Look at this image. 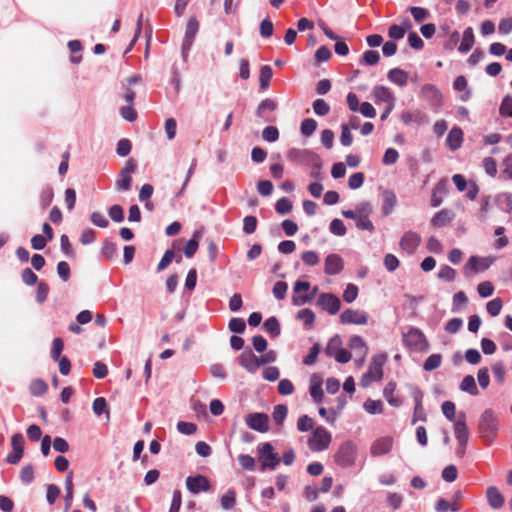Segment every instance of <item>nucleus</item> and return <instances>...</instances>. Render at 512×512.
<instances>
[{"mask_svg": "<svg viewBox=\"0 0 512 512\" xmlns=\"http://www.w3.org/2000/svg\"><path fill=\"white\" fill-rule=\"evenodd\" d=\"M461 504L447 501L445 498H439L435 503L436 512H459Z\"/></svg>", "mask_w": 512, "mask_h": 512, "instance_id": "nucleus-24", "label": "nucleus"}, {"mask_svg": "<svg viewBox=\"0 0 512 512\" xmlns=\"http://www.w3.org/2000/svg\"><path fill=\"white\" fill-rule=\"evenodd\" d=\"M340 142L343 146H350L353 142V135L350 132L349 126L345 123L341 124Z\"/></svg>", "mask_w": 512, "mask_h": 512, "instance_id": "nucleus-55", "label": "nucleus"}, {"mask_svg": "<svg viewBox=\"0 0 512 512\" xmlns=\"http://www.w3.org/2000/svg\"><path fill=\"white\" fill-rule=\"evenodd\" d=\"M403 342L407 348L415 352L426 351L429 348L428 340L418 328H411L403 334Z\"/></svg>", "mask_w": 512, "mask_h": 512, "instance_id": "nucleus-5", "label": "nucleus"}, {"mask_svg": "<svg viewBox=\"0 0 512 512\" xmlns=\"http://www.w3.org/2000/svg\"><path fill=\"white\" fill-rule=\"evenodd\" d=\"M460 389L462 391L468 392L469 394L475 396L478 394V389L475 383V379L472 375H467L463 378Z\"/></svg>", "mask_w": 512, "mask_h": 512, "instance_id": "nucleus-29", "label": "nucleus"}, {"mask_svg": "<svg viewBox=\"0 0 512 512\" xmlns=\"http://www.w3.org/2000/svg\"><path fill=\"white\" fill-rule=\"evenodd\" d=\"M102 254L107 259H112L118 255V246L116 243L105 240L102 246Z\"/></svg>", "mask_w": 512, "mask_h": 512, "instance_id": "nucleus-34", "label": "nucleus"}, {"mask_svg": "<svg viewBox=\"0 0 512 512\" xmlns=\"http://www.w3.org/2000/svg\"><path fill=\"white\" fill-rule=\"evenodd\" d=\"M275 209L281 215L287 214L292 210V202L286 197L280 198L276 202Z\"/></svg>", "mask_w": 512, "mask_h": 512, "instance_id": "nucleus-49", "label": "nucleus"}, {"mask_svg": "<svg viewBox=\"0 0 512 512\" xmlns=\"http://www.w3.org/2000/svg\"><path fill=\"white\" fill-rule=\"evenodd\" d=\"M287 413H288V408L286 405H282V404L276 405L274 407V410L272 413L274 422L277 425H282L287 416Z\"/></svg>", "mask_w": 512, "mask_h": 512, "instance_id": "nucleus-32", "label": "nucleus"}, {"mask_svg": "<svg viewBox=\"0 0 512 512\" xmlns=\"http://www.w3.org/2000/svg\"><path fill=\"white\" fill-rule=\"evenodd\" d=\"M387 361L386 354L373 356L367 372L361 378L363 387L369 386L374 381H380L383 377V366Z\"/></svg>", "mask_w": 512, "mask_h": 512, "instance_id": "nucleus-2", "label": "nucleus"}, {"mask_svg": "<svg viewBox=\"0 0 512 512\" xmlns=\"http://www.w3.org/2000/svg\"><path fill=\"white\" fill-rule=\"evenodd\" d=\"M276 109H277V103L274 100L270 99V98H266V99L262 100L259 103V105H258V107L256 109L255 114H256V116H258L260 118H264V120L266 122H272L275 119L274 118H270V117H266L265 116V112L266 111L273 112Z\"/></svg>", "mask_w": 512, "mask_h": 512, "instance_id": "nucleus-20", "label": "nucleus"}, {"mask_svg": "<svg viewBox=\"0 0 512 512\" xmlns=\"http://www.w3.org/2000/svg\"><path fill=\"white\" fill-rule=\"evenodd\" d=\"M486 497L488 504L492 509H500L505 503L504 496L500 493L498 488L494 486L487 488Z\"/></svg>", "mask_w": 512, "mask_h": 512, "instance_id": "nucleus-18", "label": "nucleus"}, {"mask_svg": "<svg viewBox=\"0 0 512 512\" xmlns=\"http://www.w3.org/2000/svg\"><path fill=\"white\" fill-rule=\"evenodd\" d=\"M441 363L442 356L440 354H432L425 360L423 369L425 371H432L440 367Z\"/></svg>", "mask_w": 512, "mask_h": 512, "instance_id": "nucleus-33", "label": "nucleus"}, {"mask_svg": "<svg viewBox=\"0 0 512 512\" xmlns=\"http://www.w3.org/2000/svg\"><path fill=\"white\" fill-rule=\"evenodd\" d=\"M297 319L302 320L306 326H311L315 321V314L311 309L305 308L298 311Z\"/></svg>", "mask_w": 512, "mask_h": 512, "instance_id": "nucleus-43", "label": "nucleus"}, {"mask_svg": "<svg viewBox=\"0 0 512 512\" xmlns=\"http://www.w3.org/2000/svg\"><path fill=\"white\" fill-rule=\"evenodd\" d=\"M373 96L376 102H384L388 104H395V97L393 93L385 86H376L373 89Z\"/></svg>", "mask_w": 512, "mask_h": 512, "instance_id": "nucleus-21", "label": "nucleus"}, {"mask_svg": "<svg viewBox=\"0 0 512 512\" xmlns=\"http://www.w3.org/2000/svg\"><path fill=\"white\" fill-rule=\"evenodd\" d=\"M259 461L261 470L275 469L280 463V458L277 453H274V448L270 443H264L259 448Z\"/></svg>", "mask_w": 512, "mask_h": 512, "instance_id": "nucleus-7", "label": "nucleus"}, {"mask_svg": "<svg viewBox=\"0 0 512 512\" xmlns=\"http://www.w3.org/2000/svg\"><path fill=\"white\" fill-rule=\"evenodd\" d=\"M454 433L460 446L466 447L469 440V430L466 424V414L461 411L454 421Z\"/></svg>", "mask_w": 512, "mask_h": 512, "instance_id": "nucleus-8", "label": "nucleus"}, {"mask_svg": "<svg viewBox=\"0 0 512 512\" xmlns=\"http://www.w3.org/2000/svg\"><path fill=\"white\" fill-rule=\"evenodd\" d=\"M468 82L465 76H458L453 84V87L457 91H464V94L461 95L460 99L463 102H466L470 99L471 91L467 89Z\"/></svg>", "mask_w": 512, "mask_h": 512, "instance_id": "nucleus-25", "label": "nucleus"}, {"mask_svg": "<svg viewBox=\"0 0 512 512\" xmlns=\"http://www.w3.org/2000/svg\"><path fill=\"white\" fill-rule=\"evenodd\" d=\"M174 258H175L174 250L173 249L166 250V252L164 253L163 257L161 258L160 262L157 265V270L162 271V270L166 269L171 264V262L173 261Z\"/></svg>", "mask_w": 512, "mask_h": 512, "instance_id": "nucleus-48", "label": "nucleus"}, {"mask_svg": "<svg viewBox=\"0 0 512 512\" xmlns=\"http://www.w3.org/2000/svg\"><path fill=\"white\" fill-rule=\"evenodd\" d=\"M48 389L47 384L41 379H35L31 382L30 392L34 396L43 395Z\"/></svg>", "mask_w": 512, "mask_h": 512, "instance_id": "nucleus-37", "label": "nucleus"}, {"mask_svg": "<svg viewBox=\"0 0 512 512\" xmlns=\"http://www.w3.org/2000/svg\"><path fill=\"white\" fill-rule=\"evenodd\" d=\"M408 78V73L400 68H393L388 72V79L399 86H405Z\"/></svg>", "mask_w": 512, "mask_h": 512, "instance_id": "nucleus-22", "label": "nucleus"}, {"mask_svg": "<svg viewBox=\"0 0 512 512\" xmlns=\"http://www.w3.org/2000/svg\"><path fill=\"white\" fill-rule=\"evenodd\" d=\"M392 438L382 437L375 440L371 446V454L373 456H381L388 453L392 448Z\"/></svg>", "mask_w": 512, "mask_h": 512, "instance_id": "nucleus-17", "label": "nucleus"}, {"mask_svg": "<svg viewBox=\"0 0 512 512\" xmlns=\"http://www.w3.org/2000/svg\"><path fill=\"white\" fill-rule=\"evenodd\" d=\"M313 110L318 116H325L330 112V106L324 99H316L313 102Z\"/></svg>", "mask_w": 512, "mask_h": 512, "instance_id": "nucleus-42", "label": "nucleus"}, {"mask_svg": "<svg viewBox=\"0 0 512 512\" xmlns=\"http://www.w3.org/2000/svg\"><path fill=\"white\" fill-rule=\"evenodd\" d=\"M499 113L503 117H512V96L506 95L500 105Z\"/></svg>", "mask_w": 512, "mask_h": 512, "instance_id": "nucleus-41", "label": "nucleus"}, {"mask_svg": "<svg viewBox=\"0 0 512 512\" xmlns=\"http://www.w3.org/2000/svg\"><path fill=\"white\" fill-rule=\"evenodd\" d=\"M442 412L444 416L449 421H455L457 415H456V406L452 401H445L443 402L441 406Z\"/></svg>", "mask_w": 512, "mask_h": 512, "instance_id": "nucleus-40", "label": "nucleus"}, {"mask_svg": "<svg viewBox=\"0 0 512 512\" xmlns=\"http://www.w3.org/2000/svg\"><path fill=\"white\" fill-rule=\"evenodd\" d=\"M474 41L473 29L471 27L466 28L463 32L462 41L458 47L459 51L467 53L472 49Z\"/></svg>", "mask_w": 512, "mask_h": 512, "instance_id": "nucleus-23", "label": "nucleus"}, {"mask_svg": "<svg viewBox=\"0 0 512 512\" xmlns=\"http://www.w3.org/2000/svg\"><path fill=\"white\" fill-rule=\"evenodd\" d=\"M186 487L192 494H198L200 492L209 491L211 484L206 476L198 474L186 478Z\"/></svg>", "mask_w": 512, "mask_h": 512, "instance_id": "nucleus-9", "label": "nucleus"}, {"mask_svg": "<svg viewBox=\"0 0 512 512\" xmlns=\"http://www.w3.org/2000/svg\"><path fill=\"white\" fill-rule=\"evenodd\" d=\"M272 76H273V71H272L271 66L264 65L261 67L260 73H259V83H260L261 89L265 90L269 87Z\"/></svg>", "mask_w": 512, "mask_h": 512, "instance_id": "nucleus-28", "label": "nucleus"}, {"mask_svg": "<svg viewBox=\"0 0 512 512\" xmlns=\"http://www.w3.org/2000/svg\"><path fill=\"white\" fill-rule=\"evenodd\" d=\"M356 457L357 445L351 440H346L339 446L334 461L338 466L347 468L354 465Z\"/></svg>", "mask_w": 512, "mask_h": 512, "instance_id": "nucleus-1", "label": "nucleus"}, {"mask_svg": "<svg viewBox=\"0 0 512 512\" xmlns=\"http://www.w3.org/2000/svg\"><path fill=\"white\" fill-rule=\"evenodd\" d=\"M330 231L334 235L344 236L346 234L347 229H346L343 221L336 218V219H333L330 223Z\"/></svg>", "mask_w": 512, "mask_h": 512, "instance_id": "nucleus-54", "label": "nucleus"}, {"mask_svg": "<svg viewBox=\"0 0 512 512\" xmlns=\"http://www.w3.org/2000/svg\"><path fill=\"white\" fill-rule=\"evenodd\" d=\"M310 395L315 403H320L323 400V390L321 387V381H315V377L312 379V383L309 389Z\"/></svg>", "mask_w": 512, "mask_h": 512, "instance_id": "nucleus-31", "label": "nucleus"}, {"mask_svg": "<svg viewBox=\"0 0 512 512\" xmlns=\"http://www.w3.org/2000/svg\"><path fill=\"white\" fill-rule=\"evenodd\" d=\"M456 275H457L456 270L448 265L442 266L438 272V278L443 281H447V282L454 281L456 278Z\"/></svg>", "mask_w": 512, "mask_h": 512, "instance_id": "nucleus-36", "label": "nucleus"}, {"mask_svg": "<svg viewBox=\"0 0 512 512\" xmlns=\"http://www.w3.org/2000/svg\"><path fill=\"white\" fill-rule=\"evenodd\" d=\"M136 168L137 164L133 158L126 161L116 181V189L118 191H128L131 189L132 174L136 171Z\"/></svg>", "mask_w": 512, "mask_h": 512, "instance_id": "nucleus-6", "label": "nucleus"}, {"mask_svg": "<svg viewBox=\"0 0 512 512\" xmlns=\"http://www.w3.org/2000/svg\"><path fill=\"white\" fill-rule=\"evenodd\" d=\"M463 142V131L459 127L452 128L446 138V143L450 150L459 149Z\"/></svg>", "mask_w": 512, "mask_h": 512, "instance_id": "nucleus-19", "label": "nucleus"}, {"mask_svg": "<svg viewBox=\"0 0 512 512\" xmlns=\"http://www.w3.org/2000/svg\"><path fill=\"white\" fill-rule=\"evenodd\" d=\"M177 429L184 435H192L197 430V425L192 422L179 421L177 423Z\"/></svg>", "mask_w": 512, "mask_h": 512, "instance_id": "nucleus-60", "label": "nucleus"}, {"mask_svg": "<svg viewBox=\"0 0 512 512\" xmlns=\"http://www.w3.org/2000/svg\"><path fill=\"white\" fill-rule=\"evenodd\" d=\"M246 424L249 428L261 433L269 430V417L265 413H251L246 416Z\"/></svg>", "mask_w": 512, "mask_h": 512, "instance_id": "nucleus-10", "label": "nucleus"}, {"mask_svg": "<svg viewBox=\"0 0 512 512\" xmlns=\"http://www.w3.org/2000/svg\"><path fill=\"white\" fill-rule=\"evenodd\" d=\"M236 501V493L234 490L229 489L222 497H221V506L224 509H230L235 505Z\"/></svg>", "mask_w": 512, "mask_h": 512, "instance_id": "nucleus-45", "label": "nucleus"}, {"mask_svg": "<svg viewBox=\"0 0 512 512\" xmlns=\"http://www.w3.org/2000/svg\"><path fill=\"white\" fill-rule=\"evenodd\" d=\"M365 410L370 414H380L383 411V404L379 400H367L364 403Z\"/></svg>", "mask_w": 512, "mask_h": 512, "instance_id": "nucleus-44", "label": "nucleus"}, {"mask_svg": "<svg viewBox=\"0 0 512 512\" xmlns=\"http://www.w3.org/2000/svg\"><path fill=\"white\" fill-rule=\"evenodd\" d=\"M349 347L353 350H356V351L358 350L363 358L366 356L367 351H368V348H367L364 340L362 339V337H360L358 335H355L350 338Z\"/></svg>", "mask_w": 512, "mask_h": 512, "instance_id": "nucleus-30", "label": "nucleus"}, {"mask_svg": "<svg viewBox=\"0 0 512 512\" xmlns=\"http://www.w3.org/2000/svg\"><path fill=\"white\" fill-rule=\"evenodd\" d=\"M262 137L267 142H275L279 138L278 128L275 126H267L262 131Z\"/></svg>", "mask_w": 512, "mask_h": 512, "instance_id": "nucleus-46", "label": "nucleus"}, {"mask_svg": "<svg viewBox=\"0 0 512 512\" xmlns=\"http://www.w3.org/2000/svg\"><path fill=\"white\" fill-rule=\"evenodd\" d=\"M314 421L307 415H302L297 421V429L301 432H306L313 429Z\"/></svg>", "mask_w": 512, "mask_h": 512, "instance_id": "nucleus-51", "label": "nucleus"}, {"mask_svg": "<svg viewBox=\"0 0 512 512\" xmlns=\"http://www.w3.org/2000/svg\"><path fill=\"white\" fill-rule=\"evenodd\" d=\"M358 296V288L354 284H348L343 293V299L347 303H352Z\"/></svg>", "mask_w": 512, "mask_h": 512, "instance_id": "nucleus-57", "label": "nucleus"}, {"mask_svg": "<svg viewBox=\"0 0 512 512\" xmlns=\"http://www.w3.org/2000/svg\"><path fill=\"white\" fill-rule=\"evenodd\" d=\"M483 167L485 172L491 176L495 177L497 174V163L496 160L492 157H486L483 159Z\"/></svg>", "mask_w": 512, "mask_h": 512, "instance_id": "nucleus-58", "label": "nucleus"}, {"mask_svg": "<svg viewBox=\"0 0 512 512\" xmlns=\"http://www.w3.org/2000/svg\"><path fill=\"white\" fill-rule=\"evenodd\" d=\"M238 362L249 373H255L259 366V359L250 348L245 349L238 357Z\"/></svg>", "mask_w": 512, "mask_h": 512, "instance_id": "nucleus-14", "label": "nucleus"}, {"mask_svg": "<svg viewBox=\"0 0 512 512\" xmlns=\"http://www.w3.org/2000/svg\"><path fill=\"white\" fill-rule=\"evenodd\" d=\"M317 128V122L312 118L304 119L301 123L300 130L305 136L312 135Z\"/></svg>", "mask_w": 512, "mask_h": 512, "instance_id": "nucleus-39", "label": "nucleus"}, {"mask_svg": "<svg viewBox=\"0 0 512 512\" xmlns=\"http://www.w3.org/2000/svg\"><path fill=\"white\" fill-rule=\"evenodd\" d=\"M487 312L495 317L500 314L502 309V301L500 298H495L486 304Z\"/></svg>", "mask_w": 512, "mask_h": 512, "instance_id": "nucleus-52", "label": "nucleus"}, {"mask_svg": "<svg viewBox=\"0 0 512 512\" xmlns=\"http://www.w3.org/2000/svg\"><path fill=\"white\" fill-rule=\"evenodd\" d=\"M301 260L308 266H316L319 263V256L315 251H305L301 255Z\"/></svg>", "mask_w": 512, "mask_h": 512, "instance_id": "nucleus-56", "label": "nucleus"}, {"mask_svg": "<svg viewBox=\"0 0 512 512\" xmlns=\"http://www.w3.org/2000/svg\"><path fill=\"white\" fill-rule=\"evenodd\" d=\"M399 153L394 148H388L383 156L382 162L384 165H393L397 162Z\"/></svg>", "mask_w": 512, "mask_h": 512, "instance_id": "nucleus-61", "label": "nucleus"}, {"mask_svg": "<svg viewBox=\"0 0 512 512\" xmlns=\"http://www.w3.org/2000/svg\"><path fill=\"white\" fill-rule=\"evenodd\" d=\"M332 441L331 433L323 426L315 428L308 439V447L313 452H320L328 449Z\"/></svg>", "mask_w": 512, "mask_h": 512, "instance_id": "nucleus-4", "label": "nucleus"}, {"mask_svg": "<svg viewBox=\"0 0 512 512\" xmlns=\"http://www.w3.org/2000/svg\"><path fill=\"white\" fill-rule=\"evenodd\" d=\"M332 57L331 50L327 46H320L315 52L317 62H326Z\"/></svg>", "mask_w": 512, "mask_h": 512, "instance_id": "nucleus-64", "label": "nucleus"}, {"mask_svg": "<svg viewBox=\"0 0 512 512\" xmlns=\"http://www.w3.org/2000/svg\"><path fill=\"white\" fill-rule=\"evenodd\" d=\"M288 284L284 281H278L273 287V295L278 300H283L286 297Z\"/></svg>", "mask_w": 512, "mask_h": 512, "instance_id": "nucleus-50", "label": "nucleus"}, {"mask_svg": "<svg viewBox=\"0 0 512 512\" xmlns=\"http://www.w3.org/2000/svg\"><path fill=\"white\" fill-rule=\"evenodd\" d=\"M200 235L199 232H196L193 236L192 239H190L186 245H185V248H184V254L186 257L188 258H191L194 256V254L196 253L198 247H199V244H198V241H197V237Z\"/></svg>", "mask_w": 512, "mask_h": 512, "instance_id": "nucleus-38", "label": "nucleus"}, {"mask_svg": "<svg viewBox=\"0 0 512 512\" xmlns=\"http://www.w3.org/2000/svg\"><path fill=\"white\" fill-rule=\"evenodd\" d=\"M263 327L273 338L280 335V332H281L280 323L275 316H272V317L266 319V321L263 324Z\"/></svg>", "mask_w": 512, "mask_h": 512, "instance_id": "nucleus-27", "label": "nucleus"}, {"mask_svg": "<svg viewBox=\"0 0 512 512\" xmlns=\"http://www.w3.org/2000/svg\"><path fill=\"white\" fill-rule=\"evenodd\" d=\"M274 32V26L269 18L263 19L260 23V35L264 38L271 37Z\"/></svg>", "mask_w": 512, "mask_h": 512, "instance_id": "nucleus-53", "label": "nucleus"}, {"mask_svg": "<svg viewBox=\"0 0 512 512\" xmlns=\"http://www.w3.org/2000/svg\"><path fill=\"white\" fill-rule=\"evenodd\" d=\"M498 430V420L494 412L487 409L483 412L479 420V433L481 437L490 443Z\"/></svg>", "mask_w": 512, "mask_h": 512, "instance_id": "nucleus-3", "label": "nucleus"}, {"mask_svg": "<svg viewBox=\"0 0 512 512\" xmlns=\"http://www.w3.org/2000/svg\"><path fill=\"white\" fill-rule=\"evenodd\" d=\"M479 259L476 256H471L463 267L465 276L470 277L472 274L479 270Z\"/></svg>", "mask_w": 512, "mask_h": 512, "instance_id": "nucleus-35", "label": "nucleus"}, {"mask_svg": "<svg viewBox=\"0 0 512 512\" xmlns=\"http://www.w3.org/2000/svg\"><path fill=\"white\" fill-rule=\"evenodd\" d=\"M344 269V261L338 254H329L324 260V272L327 275H338Z\"/></svg>", "mask_w": 512, "mask_h": 512, "instance_id": "nucleus-15", "label": "nucleus"}, {"mask_svg": "<svg viewBox=\"0 0 512 512\" xmlns=\"http://www.w3.org/2000/svg\"><path fill=\"white\" fill-rule=\"evenodd\" d=\"M198 30H199V22L197 21V19L195 17H190V19L188 20L187 25H186L185 36H184V40L182 43L183 53L187 52L191 48Z\"/></svg>", "mask_w": 512, "mask_h": 512, "instance_id": "nucleus-16", "label": "nucleus"}, {"mask_svg": "<svg viewBox=\"0 0 512 512\" xmlns=\"http://www.w3.org/2000/svg\"><path fill=\"white\" fill-rule=\"evenodd\" d=\"M342 324L364 325L368 322V315L364 311L346 309L340 315Z\"/></svg>", "mask_w": 512, "mask_h": 512, "instance_id": "nucleus-12", "label": "nucleus"}, {"mask_svg": "<svg viewBox=\"0 0 512 512\" xmlns=\"http://www.w3.org/2000/svg\"><path fill=\"white\" fill-rule=\"evenodd\" d=\"M238 461L241 467L246 470L253 471L255 469V460L248 454H240L238 456Z\"/></svg>", "mask_w": 512, "mask_h": 512, "instance_id": "nucleus-62", "label": "nucleus"}, {"mask_svg": "<svg viewBox=\"0 0 512 512\" xmlns=\"http://www.w3.org/2000/svg\"><path fill=\"white\" fill-rule=\"evenodd\" d=\"M257 228V218L255 216H246L243 219V231L246 234H252Z\"/></svg>", "mask_w": 512, "mask_h": 512, "instance_id": "nucleus-59", "label": "nucleus"}, {"mask_svg": "<svg viewBox=\"0 0 512 512\" xmlns=\"http://www.w3.org/2000/svg\"><path fill=\"white\" fill-rule=\"evenodd\" d=\"M318 305L331 315L338 313L341 307L340 299L331 293H322L318 298Z\"/></svg>", "mask_w": 512, "mask_h": 512, "instance_id": "nucleus-11", "label": "nucleus"}, {"mask_svg": "<svg viewBox=\"0 0 512 512\" xmlns=\"http://www.w3.org/2000/svg\"><path fill=\"white\" fill-rule=\"evenodd\" d=\"M421 243V237L418 233L413 231H407L404 233L400 240V247L407 254H413Z\"/></svg>", "mask_w": 512, "mask_h": 512, "instance_id": "nucleus-13", "label": "nucleus"}, {"mask_svg": "<svg viewBox=\"0 0 512 512\" xmlns=\"http://www.w3.org/2000/svg\"><path fill=\"white\" fill-rule=\"evenodd\" d=\"M503 170L501 177L505 180L512 179V154L506 156L502 162Z\"/></svg>", "mask_w": 512, "mask_h": 512, "instance_id": "nucleus-63", "label": "nucleus"}, {"mask_svg": "<svg viewBox=\"0 0 512 512\" xmlns=\"http://www.w3.org/2000/svg\"><path fill=\"white\" fill-rule=\"evenodd\" d=\"M451 220H452L451 212L447 209H443V210L437 212L433 216V218L431 220V224L434 227H443V226L447 225L448 223H450Z\"/></svg>", "mask_w": 512, "mask_h": 512, "instance_id": "nucleus-26", "label": "nucleus"}, {"mask_svg": "<svg viewBox=\"0 0 512 512\" xmlns=\"http://www.w3.org/2000/svg\"><path fill=\"white\" fill-rule=\"evenodd\" d=\"M229 330L234 333H244L246 329L245 321L242 318L234 317L229 321Z\"/></svg>", "mask_w": 512, "mask_h": 512, "instance_id": "nucleus-47", "label": "nucleus"}]
</instances>
